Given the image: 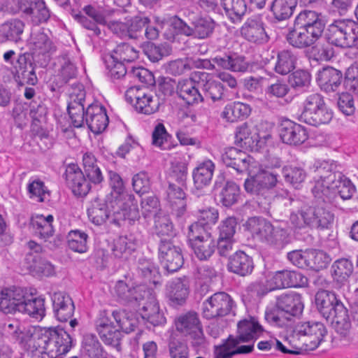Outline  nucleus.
I'll use <instances>...</instances> for the list:
<instances>
[{
  "label": "nucleus",
  "mask_w": 358,
  "mask_h": 358,
  "mask_svg": "<svg viewBox=\"0 0 358 358\" xmlns=\"http://www.w3.org/2000/svg\"><path fill=\"white\" fill-rule=\"evenodd\" d=\"M119 329L126 334L134 331L138 326V320L136 315L124 310H115L111 313Z\"/></svg>",
  "instance_id": "obj_46"
},
{
  "label": "nucleus",
  "mask_w": 358,
  "mask_h": 358,
  "mask_svg": "<svg viewBox=\"0 0 358 358\" xmlns=\"http://www.w3.org/2000/svg\"><path fill=\"white\" fill-rule=\"evenodd\" d=\"M329 309V317L324 318L331 322L333 328L341 336H348L351 330V322L348 310L337 295L334 303H331Z\"/></svg>",
  "instance_id": "obj_16"
},
{
  "label": "nucleus",
  "mask_w": 358,
  "mask_h": 358,
  "mask_svg": "<svg viewBox=\"0 0 358 358\" xmlns=\"http://www.w3.org/2000/svg\"><path fill=\"white\" fill-rule=\"evenodd\" d=\"M277 176L266 171H260L245 180L244 187L248 193L256 196L259 206L266 208L273 196V188L277 184Z\"/></svg>",
  "instance_id": "obj_4"
},
{
  "label": "nucleus",
  "mask_w": 358,
  "mask_h": 358,
  "mask_svg": "<svg viewBox=\"0 0 358 358\" xmlns=\"http://www.w3.org/2000/svg\"><path fill=\"white\" fill-rule=\"evenodd\" d=\"M80 352L88 358H107V352L97 336L92 333H86L83 336Z\"/></svg>",
  "instance_id": "obj_38"
},
{
  "label": "nucleus",
  "mask_w": 358,
  "mask_h": 358,
  "mask_svg": "<svg viewBox=\"0 0 358 358\" xmlns=\"http://www.w3.org/2000/svg\"><path fill=\"white\" fill-rule=\"evenodd\" d=\"M275 288L300 287L307 285L306 276L296 271L282 270L276 271L272 278Z\"/></svg>",
  "instance_id": "obj_28"
},
{
  "label": "nucleus",
  "mask_w": 358,
  "mask_h": 358,
  "mask_svg": "<svg viewBox=\"0 0 358 358\" xmlns=\"http://www.w3.org/2000/svg\"><path fill=\"white\" fill-rule=\"evenodd\" d=\"M251 133L248 128V124L244 123L238 127L235 134V144L245 150L254 151L255 139L254 136H251Z\"/></svg>",
  "instance_id": "obj_58"
},
{
  "label": "nucleus",
  "mask_w": 358,
  "mask_h": 358,
  "mask_svg": "<svg viewBox=\"0 0 358 358\" xmlns=\"http://www.w3.org/2000/svg\"><path fill=\"white\" fill-rule=\"evenodd\" d=\"M20 313L27 314L36 320H42L45 315V298H29L27 293Z\"/></svg>",
  "instance_id": "obj_43"
},
{
  "label": "nucleus",
  "mask_w": 358,
  "mask_h": 358,
  "mask_svg": "<svg viewBox=\"0 0 358 358\" xmlns=\"http://www.w3.org/2000/svg\"><path fill=\"white\" fill-rule=\"evenodd\" d=\"M59 69L56 77L58 78L57 86L60 87L67 83L70 80L76 78L77 75V68L71 59L64 55L58 58Z\"/></svg>",
  "instance_id": "obj_47"
},
{
  "label": "nucleus",
  "mask_w": 358,
  "mask_h": 358,
  "mask_svg": "<svg viewBox=\"0 0 358 358\" xmlns=\"http://www.w3.org/2000/svg\"><path fill=\"white\" fill-rule=\"evenodd\" d=\"M110 55L113 57L115 59L123 62H131L138 59V51L129 44L122 43L116 46Z\"/></svg>",
  "instance_id": "obj_60"
},
{
  "label": "nucleus",
  "mask_w": 358,
  "mask_h": 358,
  "mask_svg": "<svg viewBox=\"0 0 358 358\" xmlns=\"http://www.w3.org/2000/svg\"><path fill=\"white\" fill-rule=\"evenodd\" d=\"M187 238L189 245L200 260L208 259L216 250V241L210 233L199 231L197 224H192L188 227Z\"/></svg>",
  "instance_id": "obj_9"
},
{
  "label": "nucleus",
  "mask_w": 358,
  "mask_h": 358,
  "mask_svg": "<svg viewBox=\"0 0 358 358\" xmlns=\"http://www.w3.org/2000/svg\"><path fill=\"white\" fill-rule=\"evenodd\" d=\"M64 176L66 185L71 189L75 195L83 196L89 192L91 188L90 184L77 164H69L66 168Z\"/></svg>",
  "instance_id": "obj_21"
},
{
  "label": "nucleus",
  "mask_w": 358,
  "mask_h": 358,
  "mask_svg": "<svg viewBox=\"0 0 358 358\" xmlns=\"http://www.w3.org/2000/svg\"><path fill=\"white\" fill-rule=\"evenodd\" d=\"M296 55L291 50H282L278 52L275 66L276 73L287 75L295 69Z\"/></svg>",
  "instance_id": "obj_48"
},
{
  "label": "nucleus",
  "mask_w": 358,
  "mask_h": 358,
  "mask_svg": "<svg viewBox=\"0 0 358 358\" xmlns=\"http://www.w3.org/2000/svg\"><path fill=\"white\" fill-rule=\"evenodd\" d=\"M296 27H302L323 33L324 23L320 15L314 10H304L301 11L294 20Z\"/></svg>",
  "instance_id": "obj_40"
},
{
  "label": "nucleus",
  "mask_w": 358,
  "mask_h": 358,
  "mask_svg": "<svg viewBox=\"0 0 358 358\" xmlns=\"http://www.w3.org/2000/svg\"><path fill=\"white\" fill-rule=\"evenodd\" d=\"M306 259V268L317 271L327 268L331 261L326 252L317 250H307Z\"/></svg>",
  "instance_id": "obj_54"
},
{
  "label": "nucleus",
  "mask_w": 358,
  "mask_h": 358,
  "mask_svg": "<svg viewBox=\"0 0 358 358\" xmlns=\"http://www.w3.org/2000/svg\"><path fill=\"white\" fill-rule=\"evenodd\" d=\"M254 266L252 257L242 250L236 251L230 255L227 264L229 272L242 277L250 275Z\"/></svg>",
  "instance_id": "obj_26"
},
{
  "label": "nucleus",
  "mask_w": 358,
  "mask_h": 358,
  "mask_svg": "<svg viewBox=\"0 0 358 358\" xmlns=\"http://www.w3.org/2000/svg\"><path fill=\"white\" fill-rule=\"evenodd\" d=\"M262 331V327L254 319L244 320L238 323V334L236 337L229 336L224 342L215 347V358H232L238 354H248L254 349V345H242L253 340L256 334Z\"/></svg>",
  "instance_id": "obj_1"
},
{
  "label": "nucleus",
  "mask_w": 358,
  "mask_h": 358,
  "mask_svg": "<svg viewBox=\"0 0 358 358\" xmlns=\"http://www.w3.org/2000/svg\"><path fill=\"white\" fill-rule=\"evenodd\" d=\"M215 165L210 159L199 163L192 171L194 186L196 189H202L208 186L213 179Z\"/></svg>",
  "instance_id": "obj_35"
},
{
  "label": "nucleus",
  "mask_w": 358,
  "mask_h": 358,
  "mask_svg": "<svg viewBox=\"0 0 358 358\" xmlns=\"http://www.w3.org/2000/svg\"><path fill=\"white\" fill-rule=\"evenodd\" d=\"M312 206H303V217L310 228L327 229L334 222V216L330 212L329 206L322 199L316 197Z\"/></svg>",
  "instance_id": "obj_11"
},
{
  "label": "nucleus",
  "mask_w": 358,
  "mask_h": 358,
  "mask_svg": "<svg viewBox=\"0 0 358 358\" xmlns=\"http://www.w3.org/2000/svg\"><path fill=\"white\" fill-rule=\"evenodd\" d=\"M109 204L99 197L94 198L87 208V216L95 225H101L110 217L111 211Z\"/></svg>",
  "instance_id": "obj_41"
},
{
  "label": "nucleus",
  "mask_w": 358,
  "mask_h": 358,
  "mask_svg": "<svg viewBox=\"0 0 358 358\" xmlns=\"http://www.w3.org/2000/svg\"><path fill=\"white\" fill-rule=\"evenodd\" d=\"M55 317L61 322H66L72 317L75 306L72 299L62 292H55L51 297Z\"/></svg>",
  "instance_id": "obj_24"
},
{
  "label": "nucleus",
  "mask_w": 358,
  "mask_h": 358,
  "mask_svg": "<svg viewBox=\"0 0 358 358\" xmlns=\"http://www.w3.org/2000/svg\"><path fill=\"white\" fill-rule=\"evenodd\" d=\"M53 216L51 215L47 217L43 215H38L31 220V224L34 230L36 236L44 239L45 241L52 236L54 229L52 226Z\"/></svg>",
  "instance_id": "obj_45"
},
{
  "label": "nucleus",
  "mask_w": 358,
  "mask_h": 358,
  "mask_svg": "<svg viewBox=\"0 0 358 358\" xmlns=\"http://www.w3.org/2000/svg\"><path fill=\"white\" fill-rule=\"evenodd\" d=\"M227 15L233 22L240 21L247 11L245 0H220Z\"/></svg>",
  "instance_id": "obj_51"
},
{
  "label": "nucleus",
  "mask_w": 358,
  "mask_h": 358,
  "mask_svg": "<svg viewBox=\"0 0 358 358\" xmlns=\"http://www.w3.org/2000/svg\"><path fill=\"white\" fill-rule=\"evenodd\" d=\"M325 37L329 43L342 48L358 46V24L353 20H335L328 26Z\"/></svg>",
  "instance_id": "obj_5"
},
{
  "label": "nucleus",
  "mask_w": 358,
  "mask_h": 358,
  "mask_svg": "<svg viewBox=\"0 0 358 358\" xmlns=\"http://www.w3.org/2000/svg\"><path fill=\"white\" fill-rule=\"evenodd\" d=\"M64 176L66 185L71 189L75 195L83 196L89 192L91 188L90 184L77 164H69L66 168Z\"/></svg>",
  "instance_id": "obj_20"
},
{
  "label": "nucleus",
  "mask_w": 358,
  "mask_h": 358,
  "mask_svg": "<svg viewBox=\"0 0 358 358\" xmlns=\"http://www.w3.org/2000/svg\"><path fill=\"white\" fill-rule=\"evenodd\" d=\"M158 257L169 273L178 271L184 264L182 250L174 244L172 238H161L159 240Z\"/></svg>",
  "instance_id": "obj_10"
},
{
  "label": "nucleus",
  "mask_w": 358,
  "mask_h": 358,
  "mask_svg": "<svg viewBox=\"0 0 358 358\" xmlns=\"http://www.w3.org/2000/svg\"><path fill=\"white\" fill-rule=\"evenodd\" d=\"M114 289L118 301L122 303L138 301L143 297L140 293V287L129 285L124 280H118Z\"/></svg>",
  "instance_id": "obj_44"
},
{
  "label": "nucleus",
  "mask_w": 358,
  "mask_h": 358,
  "mask_svg": "<svg viewBox=\"0 0 358 358\" xmlns=\"http://www.w3.org/2000/svg\"><path fill=\"white\" fill-rule=\"evenodd\" d=\"M73 345V339L64 329L50 328L38 338V346L48 356L66 354Z\"/></svg>",
  "instance_id": "obj_7"
},
{
  "label": "nucleus",
  "mask_w": 358,
  "mask_h": 358,
  "mask_svg": "<svg viewBox=\"0 0 358 358\" xmlns=\"http://www.w3.org/2000/svg\"><path fill=\"white\" fill-rule=\"evenodd\" d=\"M342 81L341 71L333 67H325L318 72L317 82L320 88L326 92L336 91Z\"/></svg>",
  "instance_id": "obj_32"
},
{
  "label": "nucleus",
  "mask_w": 358,
  "mask_h": 358,
  "mask_svg": "<svg viewBox=\"0 0 358 358\" xmlns=\"http://www.w3.org/2000/svg\"><path fill=\"white\" fill-rule=\"evenodd\" d=\"M294 333L296 336H303L302 341L306 350H313L323 341L327 331L321 322H306L297 324Z\"/></svg>",
  "instance_id": "obj_13"
},
{
  "label": "nucleus",
  "mask_w": 358,
  "mask_h": 358,
  "mask_svg": "<svg viewBox=\"0 0 358 358\" xmlns=\"http://www.w3.org/2000/svg\"><path fill=\"white\" fill-rule=\"evenodd\" d=\"M195 80L206 98L210 99L213 101L222 99L224 92L223 85L214 80L211 74L199 71V78H195Z\"/></svg>",
  "instance_id": "obj_31"
},
{
  "label": "nucleus",
  "mask_w": 358,
  "mask_h": 358,
  "mask_svg": "<svg viewBox=\"0 0 358 358\" xmlns=\"http://www.w3.org/2000/svg\"><path fill=\"white\" fill-rule=\"evenodd\" d=\"M94 326L101 339L106 345H110L117 351L121 350L123 334L120 329L114 325L108 311L104 310L99 312L95 320Z\"/></svg>",
  "instance_id": "obj_12"
},
{
  "label": "nucleus",
  "mask_w": 358,
  "mask_h": 358,
  "mask_svg": "<svg viewBox=\"0 0 358 358\" xmlns=\"http://www.w3.org/2000/svg\"><path fill=\"white\" fill-rule=\"evenodd\" d=\"M71 14L83 28L90 30L94 36H99L101 29L97 24L106 25L115 34L121 38H128L127 20L107 22L105 16L91 5L85 6L83 11H76L72 9Z\"/></svg>",
  "instance_id": "obj_3"
},
{
  "label": "nucleus",
  "mask_w": 358,
  "mask_h": 358,
  "mask_svg": "<svg viewBox=\"0 0 358 358\" xmlns=\"http://www.w3.org/2000/svg\"><path fill=\"white\" fill-rule=\"evenodd\" d=\"M88 235L80 230L71 231L67 236L69 248L76 252L84 253L87 250Z\"/></svg>",
  "instance_id": "obj_55"
},
{
  "label": "nucleus",
  "mask_w": 358,
  "mask_h": 358,
  "mask_svg": "<svg viewBox=\"0 0 358 358\" xmlns=\"http://www.w3.org/2000/svg\"><path fill=\"white\" fill-rule=\"evenodd\" d=\"M296 5V0H273L271 11L278 21L286 20L293 15Z\"/></svg>",
  "instance_id": "obj_49"
},
{
  "label": "nucleus",
  "mask_w": 358,
  "mask_h": 358,
  "mask_svg": "<svg viewBox=\"0 0 358 358\" xmlns=\"http://www.w3.org/2000/svg\"><path fill=\"white\" fill-rule=\"evenodd\" d=\"M188 294V282L185 277L176 278L166 285V296L173 306L184 304Z\"/></svg>",
  "instance_id": "obj_30"
},
{
  "label": "nucleus",
  "mask_w": 358,
  "mask_h": 358,
  "mask_svg": "<svg viewBox=\"0 0 358 358\" xmlns=\"http://www.w3.org/2000/svg\"><path fill=\"white\" fill-rule=\"evenodd\" d=\"M222 161L227 167L234 169L238 173L250 174V166L253 158L242 150L231 147L222 155Z\"/></svg>",
  "instance_id": "obj_22"
},
{
  "label": "nucleus",
  "mask_w": 358,
  "mask_h": 358,
  "mask_svg": "<svg viewBox=\"0 0 358 358\" xmlns=\"http://www.w3.org/2000/svg\"><path fill=\"white\" fill-rule=\"evenodd\" d=\"M222 187L219 198L220 202L225 207H231L238 202L240 198L239 186L233 181H227L222 187L221 182L216 181L215 188L217 189Z\"/></svg>",
  "instance_id": "obj_42"
},
{
  "label": "nucleus",
  "mask_w": 358,
  "mask_h": 358,
  "mask_svg": "<svg viewBox=\"0 0 358 358\" xmlns=\"http://www.w3.org/2000/svg\"><path fill=\"white\" fill-rule=\"evenodd\" d=\"M114 201H110L113 213L122 214L123 220L135 221L140 217L138 201L135 196L128 192H124L118 196H113Z\"/></svg>",
  "instance_id": "obj_17"
},
{
  "label": "nucleus",
  "mask_w": 358,
  "mask_h": 358,
  "mask_svg": "<svg viewBox=\"0 0 358 358\" xmlns=\"http://www.w3.org/2000/svg\"><path fill=\"white\" fill-rule=\"evenodd\" d=\"M156 234L161 238H171L175 235L174 226L167 215L157 216L155 218Z\"/></svg>",
  "instance_id": "obj_63"
},
{
  "label": "nucleus",
  "mask_w": 358,
  "mask_h": 358,
  "mask_svg": "<svg viewBox=\"0 0 358 358\" xmlns=\"http://www.w3.org/2000/svg\"><path fill=\"white\" fill-rule=\"evenodd\" d=\"M233 300L225 292H217L203 303V317L211 320L228 315L232 308Z\"/></svg>",
  "instance_id": "obj_14"
},
{
  "label": "nucleus",
  "mask_w": 358,
  "mask_h": 358,
  "mask_svg": "<svg viewBox=\"0 0 358 358\" xmlns=\"http://www.w3.org/2000/svg\"><path fill=\"white\" fill-rule=\"evenodd\" d=\"M176 331L190 341L192 347L197 349L206 343L203 327L199 315L189 311L178 315L174 320Z\"/></svg>",
  "instance_id": "obj_6"
},
{
  "label": "nucleus",
  "mask_w": 358,
  "mask_h": 358,
  "mask_svg": "<svg viewBox=\"0 0 358 358\" xmlns=\"http://www.w3.org/2000/svg\"><path fill=\"white\" fill-rule=\"evenodd\" d=\"M355 192V187L353 184L341 173L338 179L335 180L328 188L323 190L320 199L325 203L331 204L336 201L338 196L343 200L351 199Z\"/></svg>",
  "instance_id": "obj_18"
},
{
  "label": "nucleus",
  "mask_w": 358,
  "mask_h": 358,
  "mask_svg": "<svg viewBox=\"0 0 358 358\" xmlns=\"http://www.w3.org/2000/svg\"><path fill=\"white\" fill-rule=\"evenodd\" d=\"M275 303L290 319L292 316L300 315L303 310L301 296L296 292H292L278 296Z\"/></svg>",
  "instance_id": "obj_29"
},
{
  "label": "nucleus",
  "mask_w": 358,
  "mask_h": 358,
  "mask_svg": "<svg viewBox=\"0 0 358 358\" xmlns=\"http://www.w3.org/2000/svg\"><path fill=\"white\" fill-rule=\"evenodd\" d=\"M245 227L254 238L276 250H282L291 242V236L287 229L275 227L263 217H250Z\"/></svg>",
  "instance_id": "obj_2"
},
{
  "label": "nucleus",
  "mask_w": 358,
  "mask_h": 358,
  "mask_svg": "<svg viewBox=\"0 0 358 358\" xmlns=\"http://www.w3.org/2000/svg\"><path fill=\"white\" fill-rule=\"evenodd\" d=\"M166 199L170 204L171 213L177 217H181L186 212L185 193L182 187L169 182L166 189Z\"/></svg>",
  "instance_id": "obj_33"
},
{
  "label": "nucleus",
  "mask_w": 358,
  "mask_h": 358,
  "mask_svg": "<svg viewBox=\"0 0 358 358\" xmlns=\"http://www.w3.org/2000/svg\"><path fill=\"white\" fill-rule=\"evenodd\" d=\"M24 26V23L19 19L4 22L0 26V42H19L22 40Z\"/></svg>",
  "instance_id": "obj_39"
},
{
  "label": "nucleus",
  "mask_w": 358,
  "mask_h": 358,
  "mask_svg": "<svg viewBox=\"0 0 358 358\" xmlns=\"http://www.w3.org/2000/svg\"><path fill=\"white\" fill-rule=\"evenodd\" d=\"M322 34L315 30L296 27L287 34L286 38L292 46L301 49L313 45Z\"/></svg>",
  "instance_id": "obj_27"
},
{
  "label": "nucleus",
  "mask_w": 358,
  "mask_h": 358,
  "mask_svg": "<svg viewBox=\"0 0 358 358\" xmlns=\"http://www.w3.org/2000/svg\"><path fill=\"white\" fill-rule=\"evenodd\" d=\"M282 176L287 182H289L295 188H298L304 181L306 173L301 168L285 166L282 169Z\"/></svg>",
  "instance_id": "obj_64"
},
{
  "label": "nucleus",
  "mask_w": 358,
  "mask_h": 358,
  "mask_svg": "<svg viewBox=\"0 0 358 358\" xmlns=\"http://www.w3.org/2000/svg\"><path fill=\"white\" fill-rule=\"evenodd\" d=\"M27 289L20 287H6L0 292V311L5 315L21 313Z\"/></svg>",
  "instance_id": "obj_15"
},
{
  "label": "nucleus",
  "mask_w": 358,
  "mask_h": 358,
  "mask_svg": "<svg viewBox=\"0 0 358 358\" xmlns=\"http://www.w3.org/2000/svg\"><path fill=\"white\" fill-rule=\"evenodd\" d=\"M193 37L206 39L211 36L215 27V21L210 17H198L192 22Z\"/></svg>",
  "instance_id": "obj_50"
},
{
  "label": "nucleus",
  "mask_w": 358,
  "mask_h": 358,
  "mask_svg": "<svg viewBox=\"0 0 358 358\" xmlns=\"http://www.w3.org/2000/svg\"><path fill=\"white\" fill-rule=\"evenodd\" d=\"M336 294L325 289L319 290L315 294V304L319 313L324 317H329V307L334 303Z\"/></svg>",
  "instance_id": "obj_56"
},
{
  "label": "nucleus",
  "mask_w": 358,
  "mask_h": 358,
  "mask_svg": "<svg viewBox=\"0 0 358 358\" xmlns=\"http://www.w3.org/2000/svg\"><path fill=\"white\" fill-rule=\"evenodd\" d=\"M29 45L34 55H45L55 50L52 41L43 29L32 31L29 38Z\"/></svg>",
  "instance_id": "obj_37"
},
{
  "label": "nucleus",
  "mask_w": 358,
  "mask_h": 358,
  "mask_svg": "<svg viewBox=\"0 0 358 358\" xmlns=\"http://www.w3.org/2000/svg\"><path fill=\"white\" fill-rule=\"evenodd\" d=\"M13 67L15 71V78L20 85H35L38 83L35 65L31 62L29 54H20Z\"/></svg>",
  "instance_id": "obj_23"
},
{
  "label": "nucleus",
  "mask_w": 358,
  "mask_h": 358,
  "mask_svg": "<svg viewBox=\"0 0 358 358\" xmlns=\"http://www.w3.org/2000/svg\"><path fill=\"white\" fill-rule=\"evenodd\" d=\"M199 78V71H194L189 79L180 81L176 86V93L187 106H194L203 101V98L199 91L195 78Z\"/></svg>",
  "instance_id": "obj_19"
},
{
  "label": "nucleus",
  "mask_w": 358,
  "mask_h": 358,
  "mask_svg": "<svg viewBox=\"0 0 358 358\" xmlns=\"http://www.w3.org/2000/svg\"><path fill=\"white\" fill-rule=\"evenodd\" d=\"M150 22L148 17L135 16L127 20L128 38L131 39L143 38V29Z\"/></svg>",
  "instance_id": "obj_61"
},
{
  "label": "nucleus",
  "mask_w": 358,
  "mask_h": 358,
  "mask_svg": "<svg viewBox=\"0 0 358 358\" xmlns=\"http://www.w3.org/2000/svg\"><path fill=\"white\" fill-rule=\"evenodd\" d=\"M310 169L315 182L313 192L315 197L320 199L323 190L338 179L341 172L338 170L336 162L332 160H316Z\"/></svg>",
  "instance_id": "obj_8"
},
{
  "label": "nucleus",
  "mask_w": 358,
  "mask_h": 358,
  "mask_svg": "<svg viewBox=\"0 0 358 358\" xmlns=\"http://www.w3.org/2000/svg\"><path fill=\"white\" fill-rule=\"evenodd\" d=\"M11 1L14 2V0H6L0 7L1 11L15 14L21 10L28 15L38 0H17V5L15 6L11 5Z\"/></svg>",
  "instance_id": "obj_62"
},
{
  "label": "nucleus",
  "mask_w": 358,
  "mask_h": 358,
  "mask_svg": "<svg viewBox=\"0 0 358 358\" xmlns=\"http://www.w3.org/2000/svg\"><path fill=\"white\" fill-rule=\"evenodd\" d=\"M198 221L193 224H197L199 231H205L203 227H210L217 223L219 219V213L215 208H208L198 210Z\"/></svg>",
  "instance_id": "obj_59"
},
{
  "label": "nucleus",
  "mask_w": 358,
  "mask_h": 358,
  "mask_svg": "<svg viewBox=\"0 0 358 358\" xmlns=\"http://www.w3.org/2000/svg\"><path fill=\"white\" fill-rule=\"evenodd\" d=\"M141 317L146 322L148 328L164 325L166 320L164 314L160 312L158 302L154 296H151L141 309Z\"/></svg>",
  "instance_id": "obj_36"
},
{
  "label": "nucleus",
  "mask_w": 358,
  "mask_h": 358,
  "mask_svg": "<svg viewBox=\"0 0 358 358\" xmlns=\"http://www.w3.org/2000/svg\"><path fill=\"white\" fill-rule=\"evenodd\" d=\"M135 250V243L127 236H120L116 239L112 248L115 258L127 259Z\"/></svg>",
  "instance_id": "obj_57"
},
{
  "label": "nucleus",
  "mask_w": 358,
  "mask_h": 358,
  "mask_svg": "<svg viewBox=\"0 0 358 358\" xmlns=\"http://www.w3.org/2000/svg\"><path fill=\"white\" fill-rule=\"evenodd\" d=\"M332 276L338 283L343 285L353 272V264L348 259L336 260L331 266Z\"/></svg>",
  "instance_id": "obj_52"
},
{
  "label": "nucleus",
  "mask_w": 358,
  "mask_h": 358,
  "mask_svg": "<svg viewBox=\"0 0 358 358\" xmlns=\"http://www.w3.org/2000/svg\"><path fill=\"white\" fill-rule=\"evenodd\" d=\"M137 271L145 282L153 284L157 282L159 275L158 267L151 260L140 258L138 261Z\"/></svg>",
  "instance_id": "obj_53"
},
{
  "label": "nucleus",
  "mask_w": 358,
  "mask_h": 358,
  "mask_svg": "<svg viewBox=\"0 0 358 358\" xmlns=\"http://www.w3.org/2000/svg\"><path fill=\"white\" fill-rule=\"evenodd\" d=\"M241 32L245 39L252 43H264L268 41L263 23L257 19H248L242 26Z\"/></svg>",
  "instance_id": "obj_34"
},
{
  "label": "nucleus",
  "mask_w": 358,
  "mask_h": 358,
  "mask_svg": "<svg viewBox=\"0 0 358 358\" xmlns=\"http://www.w3.org/2000/svg\"><path fill=\"white\" fill-rule=\"evenodd\" d=\"M280 136L283 143L295 146L301 145L308 138L303 127L289 120L282 122Z\"/></svg>",
  "instance_id": "obj_25"
}]
</instances>
